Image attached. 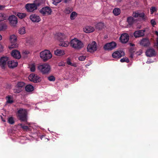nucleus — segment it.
Segmentation results:
<instances>
[{"instance_id": "c03bdc74", "label": "nucleus", "mask_w": 158, "mask_h": 158, "mask_svg": "<svg viewBox=\"0 0 158 158\" xmlns=\"http://www.w3.org/2000/svg\"><path fill=\"white\" fill-rule=\"evenodd\" d=\"M151 23L152 26L154 27L155 25L156 24V23L153 19H152L151 20Z\"/></svg>"}, {"instance_id": "a18cd8bd", "label": "nucleus", "mask_w": 158, "mask_h": 158, "mask_svg": "<svg viewBox=\"0 0 158 158\" xmlns=\"http://www.w3.org/2000/svg\"><path fill=\"white\" fill-rule=\"evenodd\" d=\"M21 128L24 130L27 131L29 130V128L27 126H23L21 127Z\"/></svg>"}, {"instance_id": "6ab92c4d", "label": "nucleus", "mask_w": 158, "mask_h": 158, "mask_svg": "<svg viewBox=\"0 0 158 158\" xmlns=\"http://www.w3.org/2000/svg\"><path fill=\"white\" fill-rule=\"evenodd\" d=\"M11 55L16 59H19L21 56L19 52L16 50H13L11 52Z\"/></svg>"}, {"instance_id": "1a4fd4ad", "label": "nucleus", "mask_w": 158, "mask_h": 158, "mask_svg": "<svg viewBox=\"0 0 158 158\" xmlns=\"http://www.w3.org/2000/svg\"><path fill=\"white\" fill-rule=\"evenodd\" d=\"M28 79L30 81L34 83L40 82L41 80L39 76L33 73L29 75Z\"/></svg>"}, {"instance_id": "a878e982", "label": "nucleus", "mask_w": 158, "mask_h": 158, "mask_svg": "<svg viewBox=\"0 0 158 158\" xmlns=\"http://www.w3.org/2000/svg\"><path fill=\"white\" fill-rule=\"evenodd\" d=\"M113 13L114 15L118 16L121 13L120 9L119 8H116L113 9Z\"/></svg>"}, {"instance_id": "c85d7f7f", "label": "nucleus", "mask_w": 158, "mask_h": 158, "mask_svg": "<svg viewBox=\"0 0 158 158\" xmlns=\"http://www.w3.org/2000/svg\"><path fill=\"white\" fill-rule=\"evenodd\" d=\"M17 16L19 18L22 19L26 16V14L24 13H18Z\"/></svg>"}, {"instance_id": "5fc2aeb1", "label": "nucleus", "mask_w": 158, "mask_h": 158, "mask_svg": "<svg viewBox=\"0 0 158 158\" xmlns=\"http://www.w3.org/2000/svg\"><path fill=\"white\" fill-rule=\"evenodd\" d=\"M58 66H64V64H62L61 63H59Z\"/></svg>"}, {"instance_id": "a211bd4d", "label": "nucleus", "mask_w": 158, "mask_h": 158, "mask_svg": "<svg viewBox=\"0 0 158 158\" xmlns=\"http://www.w3.org/2000/svg\"><path fill=\"white\" fill-rule=\"evenodd\" d=\"M8 58L6 57H3L1 58L0 59V66L2 69H4L5 66L6 65L7 61H8Z\"/></svg>"}, {"instance_id": "09e8293b", "label": "nucleus", "mask_w": 158, "mask_h": 158, "mask_svg": "<svg viewBox=\"0 0 158 158\" xmlns=\"http://www.w3.org/2000/svg\"><path fill=\"white\" fill-rule=\"evenodd\" d=\"M135 52V50L134 48H131L129 49L130 53H134Z\"/></svg>"}, {"instance_id": "6e6552de", "label": "nucleus", "mask_w": 158, "mask_h": 158, "mask_svg": "<svg viewBox=\"0 0 158 158\" xmlns=\"http://www.w3.org/2000/svg\"><path fill=\"white\" fill-rule=\"evenodd\" d=\"M116 46V44L114 42L106 44L103 46V49L105 51L111 50Z\"/></svg>"}, {"instance_id": "7ed1b4c3", "label": "nucleus", "mask_w": 158, "mask_h": 158, "mask_svg": "<svg viewBox=\"0 0 158 158\" xmlns=\"http://www.w3.org/2000/svg\"><path fill=\"white\" fill-rule=\"evenodd\" d=\"M18 116L19 119L22 122H27V112L26 109L22 108H20L18 111Z\"/></svg>"}, {"instance_id": "c9c22d12", "label": "nucleus", "mask_w": 158, "mask_h": 158, "mask_svg": "<svg viewBox=\"0 0 158 158\" xmlns=\"http://www.w3.org/2000/svg\"><path fill=\"white\" fill-rule=\"evenodd\" d=\"M8 123L11 124H13L15 123V121L13 118L12 117L9 118L8 120Z\"/></svg>"}, {"instance_id": "473e14b6", "label": "nucleus", "mask_w": 158, "mask_h": 158, "mask_svg": "<svg viewBox=\"0 0 158 158\" xmlns=\"http://www.w3.org/2000/svg\"><path fill=\"white\" fill-rule=\"evenodd\" d=\"M72 11V10L69 7L66 8L64 10V13L66 14H69Z\"/></svg>"}, {"instance_id": "4d7b16f0", "label": "nucleus", "mask_w": 158, "mask_h": 158, "mask_svg": "<svg viewBox=\"0 0 158 158\" xmlns=\"http://www.w3.org/2000/svg\"><path fill=\"white\" fill-rule=\"evenodd\" d=\"M130 45L131 46H135V44H134L131 43L130 44Z\"/></svg>"}, {"instance_id": "f03ea898", "label": "nucleus", "mask_w": 158, "mask_h": 158, "mask_svg": "<svg viewBox=\"0 0 158 158\" xmlns=\"http://www.w3.org/2000/svg\"><path fill=\"white\" fill-rule=\"evenodd\" d=\"M70 44L72 48L77 50H80L84 46L82 42L77 38H74L71 40Z\"/></svg>"}, {"instance_id": "423d86ee", "label": "nucleus", "mask_w": 158, "mask_h": 158, "mask_svg": "<svg viewBox=\"0 0 158 158\" xmlns=\"http://www.w3.org/2000/svg\"><path fill=\"white\" fill-rule=\"evenodd\" d=\"M10 45L9 47L10 49L17 48L18 44L17 43V37L15 35H12L10 36Z\"/></svg>"}, {"instance_id": "b1692460", "label": "nucleus", "mask_w": 158, "mask_h": 158, "mask_svg": "<svg viewBox=\"0 0 158 158\" xmlns=\"http://www.w3.org/2000/svg\"><path fill=\"white\" fill-rule=\"evenodd\" d=\"M55 54L57 56H61L64 54V51L60 49H57L54 51Z\"/></svg>"}, {"instance_id": "2f4dec72", "label": "nucleus", "mask_w": 158, "mask_h": 158, "mask_svg": "<svg viewBox=\"0 0 158 158\" xmlns=\"http://www.w3.org/2000/svg\"><path fill=\"white\" fill-rule=\"evenodd\" d=\"M77 15V14L75 12H73L70 15V18L71 19H75L76 16Z\"/></svg>"}, {"instance_id": "bb28decb", "label": "nucleus", "mask_w": 158, "mask_h": 158, "mask_svg": "<svg viewBox=\"0 0 158 158\" xmlns=\"http://www.w3.org/2000/svg\"><path fill=\"white\" fill-rule=\"evenodd\" d=\"M27 92H30L33 90L34 87L31 85H27L25 88Z\"/></svg>"}, {"instance_id": "603ef678", "label": "nucleus", "mask_w": 158, "mask_h": 158, "mask_svg": "<svg viewBox=\"0 0 158 158\" xmlns=\"http://www.w3.org/2000/svg\"><path fill=\"white\" fill-rule=\"evenodd\" d=\"M3 50V48L2 45L0 44V52H2Z\"/></svg>"}, {"instance_id": "49530a36", "label": "nucleus", "mask_w": 158, "mask_h": 158, "mask_svg": "<svg viewBox=\"0 0 158 158\" xmlns=\"http://www.w3.org/2000/svg\"><path fill=\"white\" fill-rule=\"evenodd\" d=\"M139 13L136 12L133 13L132 16L135 18H137L139 17Z\"/></svg>"}, {"instance_id": "f3484780", "label": "nucleus", "mask_w": 158, "mask_h": 158, "mask_svg": "<svg viewBox=\"0 0 158 158\" xmlns=\"http://www.w3.org/2000/svg\"><path fill=\"white\" fill-rule=\"evenodd\" d=\"M145 31L142 30L135 31L134 33V35L136 38L143 36L144 35Z\"/></svg>"}, {"instance_id": "9b49d317", "label": "nucleus", "mask_w": 158, "mask_h": 158, "mask_svg": "<svg viewBox=\"0 0 158 158\" xmlns=\"http://www.w3.org/2000/svg\"><path fill=\"white\" fill-rule=\"evenodd\" d=\"M124 52L122 50H120L114 52L112 54V56L114 58L118 59L124 56Z\"/></svg>"}, {"instance_id": "f257e3e1", "label": "nucleus", "mask_w": 158, "mask_h": 158, "mask_svg": "<svg viewBox=\"0 0 158 158\" xmlns=\"http://www.w3.org/2000/svg\"><path fill=\"white\" fill-rule=\"evenodd\" d=\"M41 0H36L33 3H27L25 5V7L28 12H32L37 9V7L41 4Z\"/></svg>"}, {"instance_id": "3c124183", "label": "nucleus", "mask_w": 158, "mask_h": 158, "mask_svg": "<svg viewBox=\"0 0 158 158\" xmlns=\"http://www.w3.org/2000/svg\"><path fill=\"white\" fill-rule=\"evenodd\" d=\"M130 57L131 58H133L134 55V53H130Z\"/></svg>"}, {"instance_id": "37998d69", "label": "nucleus", "mask_w": 158, "mask_h": 158, "mask_svg": "<svg viewBox=\"0 0 158 158\" xmlns=\"http://www.w3.org/2000/svg\"><path fill=\"white\" fill-rule=\"evenodd\" d=\"M61 0H53V3L54 4L56 5L57 4L60 3L61 2Z\"/></svg>"}, {"instance_id": "39448f33", "label": "nucleus", "mask_w": 158, "mask_h": 158, "mask_svg": "<svg viewBox=\"0 0 158 158\" xmlns=\"http://www.w3.org/2000/svg\"><path fill=\"white\" fill-rule=\"evenodd\" d=\"M38 68L43 74L48 73L51 69L50 65L46 63L39 65Z\"/></svg>"}, {"instance_id": "f704fd0d", "label": "nucleus", "mask_w": 158, "mask_h": 158, "mask_svg": "<svg viewBox=\"0 0 158 158\" xmlns=\"http://www.w3.org/2000/svg\"><path fill=\"white\" fill-rule=\"evenodd\" d=\"M19 33L21 34H23L25 33V29L24 27H22L19 30Z\"/></svg>"}, {"instance_id": "ea45409f", "label": "nucleus", "mask_w": 158, "mask_h": 158, "mask_svg": "<svg viewBox=\"0 0 158 158\" xmlns=\"http://www.w3.org/2000/svg\"><path fill=\"white\" fill-rule=\"evenodd\" d=\"M86 58V56H80L78 57V59L80 61H84Z\"/></svg>"}, {"instance_id": "79ce46f5", "label": "nucleus", "mask_w": 158, "mask_h": 158, "mask_svg": "<svg viewBox=\"0 0 158 158\" xmlns=\"http://www.w3.org/2000/svg\"><path fill=\"white\" fill-rule=\"evenodd\" d=\"M8 100L7 101V103H8L11 104L13 102V100H11V98L10 96H8Z\"/></svg>"}, {"instance_id": "7c9ffc66", "label": "nucleus", "mask_w": 158, "mask_h": 158, "mask_svg": "<svg viewBox=\"0 0 158 158\" xmlns=\"http://www.w3.org/2000/svg\"><path fill=\"white\" fill-rule=\"evenodd\" d=\"M5 14L4 13H0V21H2L6 19Z\"/></svg>"}, {"instance_id": "c756f323", "label": "nucleus", "mask_w": 158, "mask_h": 158, "mask_svg": "<svg viewBox=\"0 0 158 158\" xmlns=\"http://www.w3.org/2000/svg\"><path fill=\"white\" fill-rule=\"evenodd\" d=\"M25 85V83L23 82H19L16 85V87L22 88Z\"/></svg>"}, {"instance_id": "20e7f679", "label": "nucleus", "mask_w": 158, "mask_h": 158, "mask_svg": "<svg viewBox=\"0 0 158 158\" xmlns=\"http://www.w3.org/2000/svg\"><path fill=\"white\" fill-rule=\"evenodd\" d=\"M52 56L50 51L48 50H45L40 52V57L45 62L50 59Z\"/></svg>"}, {"instance_id": "6e6d98bb", "label": "nucleus", "mask_w": 158, "mask_h": 158, "mask_svg": "<svg viewBox=\"0 0 158 158\" xmlns=\"http://www.w3.org/2000/svg\"><path fill=\"white\" fill-rule=\"evenodd\" d=\"M155 34L157 36H158V32L157 31H155Z\"/></svg>"}, {"instance_id": "ddd939ff", "label": "nucleus", "mask_w": 158, "mask_h": 158, "mask_svg": "<svg viewBox=\"0 0 158 158\" xmlns=\"http://www.w3.org/2000/svg\"><path fill=\"white\" fill-rule=\"evenodd\" d=\"M119 39L122 43H126L129 40V36L127 33H123L121 35Z\"/></svg>"}, {"instance_id": "13d9d810", "label": "nucleus", "mask_w": 158, "mask_h": 158, "mask_svg": "<svg viewBox=\"0 0 158 158\" xmlns=\"http://www.w3.org/2000/svg\"><path fill=\"white\" fill-rule=\"evenodd\" d=\"M18 125H19V126H21V127L22 126H23V125H22V123H19V124Z\"/></svg>"}, {"instance_id": "e433bc0d", "label": "nucleus", "mask_w": 158, "mask_h": 158, "mask_svg": "<svg viewBox=\"0 0 158 158\" xmlns=\"http://www.w3.org/2000/svg\"><path fill=\"white\" fill-rule=\"evenodd\" d=\"M139 16L140 18H142L143 20H145L146 19V17L145 16V14L144 13H142L139 14Z\"/></svg>"}, {"instance_id": "a19ab883", "label": "nucleus", "mask_w": 158, "mask_h": 158, "mask_svg": "<svg viewBox=\"0 0 158 158\" xmlns=\"http://www.w3.org/2000/svg\"><path fill=\"white\" fill-rule=\"evenodd\" d=\"M35 66L34 64L31 65L30 68V70L31 72H34L35 70Z\"/></svg>"}, {"instance_id": "8fccbe9b", "label": "nucleus", "mask_w": 158, "mask_h": 158, "mask_svg": "<svg viewBox=\"0 0 158 158\" xmlns=\"http://www.w3.org/2000/svg\"><path fill=\"white\" fill-rule=\"evenodd\" d=\"M21 91V90L19 89H14V92L15 93H19Z\"/></svg>"}, {"instance_id": "5701e85b", "label": "nucleus", "mask_w": 158, "mask_h": 158, "mask_svg": "<svg viewBox=\"0 0 158 158\" xmlns=\"http://www.w3.org/2000/svg\"><path fill=\"white\" fill-rule=\"evenodd\" d=\"M135 21V19L133 17L129 16L127 17V21L129 25L131 26L133 24Z\"/></svg>"}, {"instance_id": "dca6fc26", "label": "nucleus", "mask_w": 158, "mask_h": 158, "mask_svg": "<svg viewBox=\"0 0 158 158\" xmlns=\"http://www.w3.org/2000/svg\"><path fill=\"white\" fill-rule=\"evenodd\" d=\"M30 19L33 22L38 23L41 20V18L39 16L36 14H32L30 15Z\"/></svg>"}, {"instance_id": "58836bf2", "label": "nucleus", "mask_w": 158, "mask_h": 158, "mask_svg": "<svg viewBox=\"0 0 158 158\" xmlns=\"http://www.w3.org/2000/svg\"><path fill=\"white\" fill-rule=\"evenodd\" d=\"M48 79L50 81H54L55 80V77L52 76L48 77Z\"/></svg>"}, {"instance_id": "bf43d9fd", "label": "nucleus", "mask_w": 158, "mask_h": 158, "mask_svg": "<svg viewBox=\"0 0 158 158\" xmlns=\"http://www.w3.org/2000/svg\"><path fill=\"white\" fill-rule=\"evenodd\" d=\"M1 118H2V121H3V122H6L5 120H4V119H2V117H1Z\"/></svg>"}, {"instance_id": "2eb2a0df", "label": "nucleus", "mask_w": 158, "mask_h": 158, "mask_svg": "<svg viewBox=\"0 0 158 158\" xmlns=\"http://www.w3.org/2000/svg\"><path fill=\"white\" fill-rule=\"evenodd\" d=\"M146 55L148 57H152L156 56V52L153 48H149L146 51Z\"/></svg>"}, {"instance_id": "4be33fe9", "label": "nucleus", "mask_w": 158, "mask_h": 158, "mask_svg": "<svg viewBox=\"0 0 158 158\" xmlns=\"http://www.w3.org/2000/svg\"><path fill=\"white\" fill-rule=\"evenodd\" d=\"M60 41V43L59 44V45L60 46H62L64 47H68L69 44V43L68 41H63V39H58Z\"/></svg>"}, {"instance_id": "4468645a", "label": "nucleus", "mask_w": 158, "mask_h": 158, "mask_svg": "<svg viewBox=\"0 0 158 158\" xmlns=\"http://www.w3.org/2000/svg\"><path fill=\"white\" fill-rule=\"evenodd\" d=\"M140 44L144 47H148L150 45L149 40L147 38H143L140 41Z\"/></svg>"}, {"instance_id": "de8ad7c7", "label": "nucleus", "mask_w": 158, "mask_h": 158, "mask_svg": "<svg viewBox=\"0 0 158 158\" xmlns=\"http://www.w3.org/2000/svg\"><path fill=\"white\" fill-rule=\"evenodd\" d=\"M67 63L68 65H71L72 66H73L72 64V63L71 62V60L70 59L68 58L67 60Z\"/></svg>"}, {"instance_id": "cd10ccee", "label": "nucleus", "mask_w": 158, "mask_h": 158, "mask_svg": "<svg viewBox=\"0 0 158 158\" xmlns=\"http://www.w3.org/2000/svg\"><path fill=\"white\" fill-rule=\"evenodd\" d=\"M7 27L6 24L3 23H0V31L5 30Z\"/></svg>"}, {"instance_id": "412c9836", "label": "nucleus", "mask_w": 158, "mask_h": 158, "mask_svg": "<svg viewBox=\"0 0 158 158\" xmlns=\"http://www.w3.org/2000/svg\"><path fill=\"white\" fill-rule=\"evenodd\" d=\"M94 28L91 26H87L84 28V31L86 33H90L94 31Z\"/></svg>"}, {"instance_id": "72a5a7b5", "label": "nucleus", "mask_w": 158, "mask_h": 158, "mask_svg": "<svg viewBox=\"0 0 158 158\" xmlns=\"http://www.w3.org/2000/svg\"><path fill=\"white\" fill-rule=\"evenodd\" d=\"M120 61L121 62H126L127 63L129 62V60L127 57H124L121 59Z\"/></svg>"}, {"instance_id": "864d4df0", "label": "nucleus", "mask_w": 158, "mask_h": 158, "mask_svg": "<svg viewBox=\"0 0 158 158\" xmlns=\"http://www.w3.org/2000/svg\"><path fill=\"white\" fill-rule=\"evenodd\" d=\"M4 8V6L2 5H0V10H2Z\"/></svg>"}, {"instance_id": "9d476101", "label": "nucleus", "mask_w": 158, "mask_h": 158, "mask_svg": "<svg viewBox=\"0 0 158 158\" xmlns=\"http://www.w3.org/2000/svg\"><path fill=\"white\" fill-rule=\"evenodd\" d=\"M39 12L44 15H49L51 14L52 10L49 7L46 6L43 7L40 10Z\"/></svg>"}, {"instance_id": "393cba45", "label": "nucleus", "mask_w": 158, "mask_h": 158, "mask_svg": "<svg viewBox=\"0 0 158 158\" xmlns=\"http://www.w3.org/2000/svg\"><path fill=\"white\" fill-rule=\"evenodd\" d=\"M104 24L102 23H97L95 26L96 28L98 30H102L104 28Z\"/></svg>"}, {"instance_id": "0eeeda50", "label": "nucleus", "mask_w": 158, "mask_h": 158, "mask_svg": "<svg viewBox=\"0 0 158 158\" xmlns=\"http://www.w3.org/2000/svg\"><path fill=\"white\" fill-rule=\"evenodd\" d=\"M97 49V45L95 41H93L89 44L87 47V50L88 52H93L96 51Z\"/></svg>"}, {"instance_id": "4c0bfd02", "label": "nucleus", "mask_w": 158, "mask_h": 158, "mask_svg": "<svg viewBox=\"0 0 158 158\" xmlns=\"http://www.w3.org/2000/svg\"><path fill=\"white\" fill-rule=\"evenodd\" d=\"M156 8L154 6L151 7L150 9V11L151 14H152L153 12L156 11Z\"/></svg>"}, {"instance_id": "f8f14e48", "label": "nucleus", "mask_w": 158, "mask_h": 158, "mask_svg": "<svg viewBox=\"0 0 158 158\" xmlns=\"http://www.w3.org/2000/svg\"><path fill=\"white\" fill-rule=\"evenodd\" d=\"M8 20L10 25L13 26H15L18 23L17 18L14 15L10 16Z\"/></svg>"}, {"instance_id": "aec40b11", "label": "nucleus", "mask_w": 158, "mask_h": 158, "mask_svg": "<svg viewBox=\"0 0 158 158\" xmlns=\"http://www.w3.org/2000/svg\"><path fill=\"white\" fill-rule=\"evenodd\" d=\"M17 61H15L14 60L9 61L7 62V64L9 67L14 68L16 67L18 65Z\"/></svg>"}]
</instances>
